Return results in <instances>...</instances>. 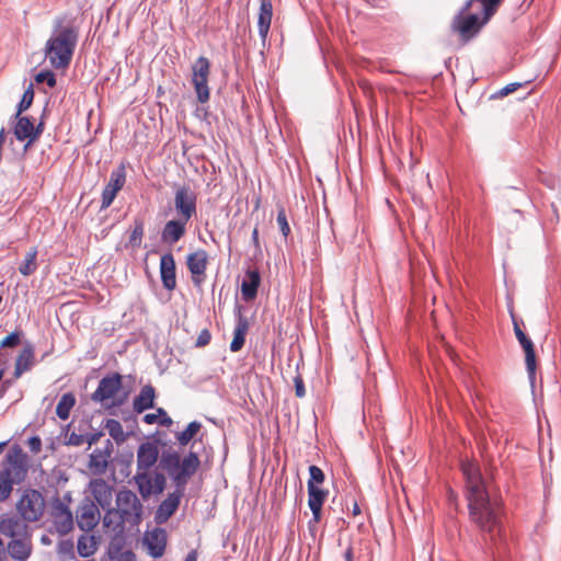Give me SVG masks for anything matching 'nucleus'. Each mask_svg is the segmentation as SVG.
Listing matches in <instances>:
<instances>
[{
    "label": "nucleus",
    "mask_w": 561,
    "mask_h": 561,
    "mask_svg": "<svg viewBox=\"0 0 561 561\" xmlns=\"http://www.w3.org/2000/svg\"><path fill=\"white\" fill-rule=\"evenodd\" d=\"M187 268L192 274V280L199 287L205 279V272L208 264V254L205 250H197L190 253L186 259Z\"/></svg>",
    "instance_id": "obj_13"
},
{
    "label": "nucleus",
    "mask_w": 561,
    "mask_h": 561,
    "mask_svg": "<svg viewBox=\"0 0 561 561\" xmlns=\"http://www.w3.org/2000/svg\"><path fill=\"white\" fill-rule=\"evenodd\" d=\"M122 388V376L113 374L102 378L96 390L91 394L94 402H100L103 407L113 405L112 400Z\"/></svg>",
    "instance_id": "obj_9"
},
{
    "label": "nucleus",
    "mask_w": 561,
    "mask_h": 561,
    "mask_svg": "<svg viewBox=\"0 0 561 561\" xmlns=\"http://www.w3.org/2000/svg\"><path fill=\"white\" fill-rule=\"evenodd\" d=\"M27 473V456L18 445L4 456L0 469V502L7 500L14 484L21 483Z\"/></svg>",
    "instance_id": "obj_3"
},
{
    "label": "nucleus",
    "mask_w": 561,
    "mask_h": 561,
    "mask_svg": "<svg viewBox=\"0 0 561 561\" xmlns=\"http://www.w3.org/2000/svg\"><path fill=\"white\" fill-rule=\"evenodd\" d=\"M90 491L94 500L103 508L110 507L112 504L113 489L103 479H94L90 482Z\"/></svg>",
    "instance_id": "obj_23"
},
{
    "label": "nucleus",
    "mask_w": 561,
    "mask_h": 561,
    "mask_svg": "<svg viewBox=\"0 0 561 561\" xmlns=\"http://www.w3.org/2000/svg\"><path fill=\"white\" fill-rule=\"evenodd\" d=\"M461 470L466 481L470 519L481 531L493 534L500 527V503L490 497L478 465L466 461L462 462Z\"/></svg>",
    "instance_id": "obj_1"
},
{
    "label": "nucleus",
    "mask_w": 561,
    "mask_h": 561,
    "mask_svg": "<svg viewBox=\"0 0 561 561\" xmlns=\"http://www.w3.org/2000/svg\"><path fill=\"white\" fill-rule=\"evenodd\" d=\"M26 520L14 515H5L0 519V533L12 539L28 537Z\"/></svg>",
    "instance_id": "obj_17"
},
{
    "label": "nucleus",
    "mask_w": 561,
    "mask_h": 561,
    "mask_svg": "<svg viewBox=\"0 0 561 561\" xmlns=\"http://www.w3.org/2000/svg\"><path fill=\"white\" fill-rule=\"evenodd\" d=\"M76 404V398L71 392L62 394L57 407L56 414L60 420H67L70 415V411Z\"/></svg>",
    "instance_id": "obj_35"
},
{
    "label": "nucleus",
    "mask_w": 561,
    "mask_h": 561,
    "mask_svg": "<svg viewBox=\"0 0 561 561\" xmlns=\"http://www.w3.org/2000/svg\"><path fill=\"white\" fill-rule=\"evenodd\" d=\"M273 16L272 0H261L257 19L259 35L264 43L267 38Z\"/></svg>",
    "instance_id": "obj_26"
},
{
    "label": "nucleus",
    "mask_w": 561,
    "mask_h": 561,
    "mask_svg": "<svg viewBox=\"0 0 561 561\" xmlns=\"http://www.w3.org/2000/svg\"><path fill=\"white\" fill-rule=\"evenodd\" d=\"M135 560H136V556L130 550L123 551L122 553H119L118 558L116 559V561H135Z\"/></svg>",
    "instance_id": "obj_50"
},
{
    "label": "nucleus",
    "mask_w": 561,
    "mask_h": 561,
    "mask_svg": "<svg viewBox=\"0 0 561 561\" xmlns=\"http://www.w3.org/2000/svg\"><path fill=\"white\" fill-rule=\"evenodd\" d=\"M51 517L53 523L59 534H67L72 529V513L69 507L58 499L53 503Z\"/></svg>",
    "instance_id": "obj_15"
},
{
    "label": "nucleus",
    "mask_w": 561,
    "mask_h": 561,
    "mask_svg": "<svg viewBox=\"0 0 561 561\" xmlns=\"http://www.w3.org/2000/svg\"><path fill=\"white\" fill-rule=\"evenodd\" d=\"M202 424L197 421L191 422L187 427L175 435L178 443L181 446H186L195 435L201 431Z\"/></svg>",
    "instance_id": "obj_37"
},
{
    "label": "nucleus",
    "mask_w": 561,
    "mask_h": 561,
    "mask_svg": "<svg viewBox=\"0 0 561 561\" xmlns=\"http://www.w3.org/2000/svg\"><path fill=\"white\" fill-rule=\"evenodd\" d=\"M295 392L298 398H302L306 394L305 385L300 376H296L294 379Z\"/></svg>",
    "instance_id": "obj_48"
},
{
    "label": "nucleus",
    "mask_w": 561,
    "mask_h": 561,
    "mask_svg": "<svg viewBox=\"0 0 561 561\" xmlns=\"http://www.w3.org/2000/svg\"><path fill=\"white\" fill-rule=\"evenodd\" d=\"M197 560V557H196V552L195 551H191L184 561H196Z\"/></svg>",
    "instance_id": "obj_54"
},
{
    "label": "nucleus",
    "mask_w": 561,
    "mask_h": 561,
    "mask_svg": "<svg viewBox=\"0 0 561 561\" xmlns=\"http://www.w3.org/2000/svg\"><path fill=\"white\" fill-rule=\"evenodd\" d=\"M27 446L33 454H38L42 449V440L38 436H32L27 440Z\"/></svg>",
    "instance_id": "obj_46"
},
{
    "label": "nucleus",
    "mask_w": 561,
    "mask_h": 561,
    "mask_svg": "<svg viewBox=\"0 0 561 561\" xmlns=\"http://www.w3.org/2000/svg\"><path fill=\"white\" fill-rule=\"evenodd\" d=\"M99 508L93 503L82 505L77 512V524L84 531L92 530L100 520Z\"/></svg>",
    "instance_id": "obj_21"
},
{
    "label": "nucleus",
    "mask_w": 561,
    "mask_h": 561,
    "mask_svg": "<svg viewBox=\"0 0 561 561\" xmlns=\"http://www.w3.org/2000/svg\"><path fill=\"white\" fill-rule=\"evenodd\" d=\"M144 237V222L141 220H135L134 228L129 236V245L131 248H139Z\"/></svg>",
    "instance_id": "obj_39"
},
{
    "label": "nucleus",
    "mask_w": 561,
    "mask_h": 561,
    "mask_svg": "<svg viewBox=\"0 0 561 561\" xmlns=\"http://www.w3.org/2000/svg\"><path fill=\"white\" fill-rule=\"evenodd\" d=\"M37 250L36 248L30 249V251L25 254L23 262L19 266V272L23 276L32 275L38 267L37 262Z\"/></svg>",
    "instance_id": "obj_36"
},
{
    "label": "nucleus",
    "mask_w": 561,
    "mask_h": 561,
    "mask_svg": "<svg viewBox=\"0 0 561 561\" xmlns=\"http://www.w3.org/2000/svg\"><path fill=\"white\" fill-rule=\"evenodd\" d=\"M159 459V448L156 444L146 442L140 444L137 450V472L134 478H139L142 485L147 484V473Z\"/></svg>",
    "instance_id": "obj_8"
},
{
    "label": "nucleus",
    "mask_w": 561,
    "mask_h": 561,
    "mask_svg": "<svg viewBox=\"0 0 561 561\" xmlns=\"http://www.w3.org/2000/svg\"><path fill=\"white\" fill-rule=\"evenodd\" d=\"M34 360V348L31 344H26L15 360L14 377L20 378L24 373L31 370Z\"/></svg>",
    "instance_id": "obj_28"
},
{
    "label": "nucleus",
    "mask_w": 561,
    "mask_h": 561,
    "mask_svg": "<svg viewBox=\"0 0 561 561\" xmlns=\"http://www.w3.org/2000/svg\"><path fill=\"white\" fill-rule=\"evenodd\" d=\"M15 118L16 124L14 126V135L21 141L27 140V144L25 145V149H27V147L33 144L42 134V124L35 127L34 122L26 116L20 115Z\"/></svg>",
    "instance_id": "obj_16"
},
{
    "label": "nucleus",
    "mask_w": 561,
    "mask_h": 561,
    "mask_svg": "<svg viewBox=\"0 0 561 561\" xmlns=\"http://www.w3.org/2000/svg\"><path fill=\"white\" fill-rule=\"evenodd\" d=\"M98 437H99L98 435H91L85 440L88 442L89 446H91L92 444H94L98 440Z\"/></svg>",
    "instance_id": "obj_55"
},
{
    "label": "nucleus",
    "mask_w": 561,
    "mask_h": 561,
    "mask_svg": "<svg viewBox=\"0 0 561 561\" xmlns=\"http://www.w3.org/2000/svg\"><path fill=\"white\" fill-rule=\"evenodd\" d=\"M277 224L279 230L284 237H287L290 232V227L287 221V217L284 209H280L277 214Z\"/></svg>",
    "instance_id": "obj_44"
},
{
    "label": "nucleus",
    "mask_w": 561,
    "mask_h": 561,
    "mask_svg": "<svg viewBox=\"0 0 561 561\" xmlns=\"http://www.w3.org/2000/svg\"><path fill=\"white\" fill-rule=\"evenodd\" d=\"M184 495V490L175 489L170 493L165 500L161 502L154 513V522L159 525L164 524L179 508L181 499Z\"/></svg>",
    "instance_id": "obj_14"
},
{
    "label": "nucleus",
    "mask_w": 561,
    "mask_h": 561,
    "mask_svg": "<svg viewBox=\"0 0 561 561\" xmlns=\"http://www.w3.org/2000/svg\"><path fill=\"white\" fill-rule=\"evenodd\" d=\"M156 391L150 385L144 386L138 396L134 399V410L137 413H142L145 410L153 407Z\"/></svg>",
    "instance_id": "obj_29"
},
{
    "label": "nucleus",
    "mask_w": 561,
    "mask_h": 561,
    "mask_svg": "<svg viewBox=\"0 0 561 561\" xmlns=\"http://www.w3.org/2000/svg\"><path fill=\"white\" fill-rule=\"evenodd\" d=\"M309 474H310V478H309L308 483H311L312 485H318V484L323 483L324 473L319 467H317L314 465L310 466Z\"/></svg>",
    "instance_id": "obj_42"
},
{
    "label": "nucleus",
    "mask_w": 561,
    "mask_h": 561,
    "mask_svg": "<svg viewBox=\"0 0 561 561\" xmlns=\"http://www.w3.org/2000/svg\"><path fill=\"white\" fill-rule=\"evenodd\" d=\"M78 552L81 557H90L92 556L96 549H98V540L93 535H82L78 539L77 545Z\"/></svg>",
    "instance_id": "obj_33"
},
{
    "label": "nucleus",
    "mask_w": 561,
    "mask_h": 561,
    "mask_svg": "<svg viewBox=\"0 0 561 561\" xmlns=\"http://www.w3.org/2000/svg\"><path fill=\"white\" fill-rule=\"evenodd\" d=\"M107 511L103 517V526L105 528H112L116 533H121L124 529V524L127 523L115 508L106 507Z\"/></svg>",
    "instance_id": "obj_32"
},
{
    "label": "nucleus",
    "mask_w": 561,
    "mask_h": 561,
    "mask_svg": "<svg viewBox=\"0 0 561 561\" xmlns=\"http://www.w3.org/2000/svg\"><path fill=\"white\" fill-rule=\"evenodd\" d=\"M18 511L26 522L38 520L45 510V500L36 490H27L18 502Z\"/></svg>",
    "instance_id": "obj_7"
},
{
    "label": "nucleus",
    "mask_w": 561,
    "mask_h": 561,
    "mask_svg": "<svg viewBox=\"0 0 561 561\" xmlns=\"http://www.w3.org/2000/svg\"><path fill=\"white\" fill-rule=\"evenodd\" d=\"M160 421L161 420L158 419V414L154 413H148L144 416V422L150 425L156 423L160 424Z\"/></svg>",
    "instance_id": "obj_52"
},
{
    "label": "nucleus",
    "mask_w": 561,
    "mask_h": 561,
    "mask_svg": "<svg viewBox=\"0 0 561 561\" xmlns=\"http://www.w3.org/2000/svg\"><path fill=\"white\" fill-rule=\"evenodd\" d=\"M352 559H353L352 549H347L346 552H345V560L346 561H352Z\"/></svg>",
    "instance_id": "obj_56"
},
{
    "label": "nucleus",
    "mask_w": 561,
    "mask_h": 561,
    "mask_svg": "<svg viewBox=\"0 0 561 561\" xmlns=\"http://www.w3.org/2000/svg\"><path fill=\"white\" fill-rule=\"evenodd\" d=\"M126 181L125 167L119 165L111 172L110 181L102 193L101 208L105 209L111 206L117 193L123 188Z\"/></svg>",
    "instance_id": "obj_12"
},
{
    "label": "nucleus",
    "mask_w": 561,
    "mask_h": 561,
    "mask_svg": "<svg viewBox=\"0 0 561 561\" xmlns=\"http://www.w3.org/2000/svg\"><path fill=\"white\" fill-rule=\"evenodd\" d=\"M210 73V62L206 57H198L192 65L191 82L196 92L199 103H206L209 100L210 92L208 88V78Z\"/></svg>",
    "instance_id": "obj_6"
},
{
    "label": "nucleus",
    "mask_w": 561,
    "mask_h": 561,
    "mask_svg": "<svg viewBox=\"0 0 561 561\" xmlns=\"http://www.w3.org/2000/svg\"><path fill=\"white\" fill-rule=\"evenodd\" d=\"M515 335L525 352V363L529 379L534 381L536 373V355L531 340L526 336L519 325L514 322Z\"/></svg>",
    "instance_id": "obj_19"
},
{
    "label": "nucleus",
    "mask_w": 561,
    "mask_h": 561,
    "mask_svg": "<svg viewBox=\"0 0 561 561\" xmlns=\"http://www.w3.org/2000/svg\"><path fill=\"white\" fill-rule=\"evenodd\" d=\"M21 336H22V332H21V331H14V332H12L11 334H9L8 336H5V337L0 342V347H1V348H5V347H15L16 345H19V344H20Z\"/></svg>",
    "instance_id": "obj_41"
},
{
    "label": "nucleus",
    "mask_w": 561,
    "mask_h": 561,
    "mask_svg": "<svg viewBox=\"0 0 561 561\" xmlns=\"http://www.w3.org/2000/svg\"><path fill=\"white\" fill-rule=\"evenodd\" d=\"M32 551L31 539L28 537H20L12 539L8 545V552L16 561H25Z\"/></svg>",
    "instance_id": "obj_27"
},
{
    "label": "nucleus",
    "mask_w": 561,
    "mask_h": 561,
    "mask_svg": "<svg viewBox=\"0 0 561 561\" xmlns=\"http://www.w3.org/2000/svg\"><path fill=\"white\" fill-rule=\"evenodd\" d=\"M160 276L165 289L173 290L175 288V261L171 253H165L160 259Z\"/></svg>",
    "instance_id": "obj_22"
},
{
    "label": "nucleus",
    "mask_w": 561,
    "mask_h": 561,
    "mask_svg": "<svg viewBox=\"0 0 561 561\" xmlns=\"http://www.w3.org/2000/svg\"><path fill=\"white\" fill-rule=\"evenodd\" d=\"M519 85V83H510L500 91V94L503 96L508 95L510 93L514 92Z\"/></svg>",
    "instance_id": "obj_51"
},
{
    "label": "nucleus",
    "mask_w": 561,
    "mask_h": 561,
    "mask_svg": "<svg viewBox=\"0 0 561 561\" xmlns=\"http://www.w3.org/2000/svg\"><path fill=\"white\" fill-rule=\"evenodd\" d=\"M201 465L196 453L190 451L181 459L176 451H164L160 466L168 472L178 489L184 490L188 480L194 476Z\"/></svg>",
    "instance_id": "obj_4"
},
{
    "label": "nucleus",
    "mask_w": 561,
    "mask_h": 561,
    "mask_svg": "<svg viewBox=\"0 0 561 561\" xmlns=\"http://www.w3.org/2000/svg\"><path fill=\"white\" fill-rule=\"evenodd\" d=\"M252 241H253V244L259 248L260 244H259V230L257 228H254L253 231H252Z\"/></svg>",
    "instance_id": "obj_53"
},
{
    "label": "nucleus",
    "mask_w": 561,
    "mask_h": 561,
    "mask_svg": "<svg viewBox=\"0 0 561 561\" xmlns=\"http://www.w3.org/2000/svg\"><path fill=\"white\" fill-rule=\"evenodd\" d=\"M248 329H249L248 320L244 317H242L241 314H239L237 325L233 330V339L230 343L231 352H238L243 347Z\"/></svg>",
    "instance_id": "obj_31"
},
{
    "label": "nucleus",
    "mask_w": 561,
    "mask_h": 561,
    "mask_svg": "<svg viewBox=\"0 0 561 561\" xmlns=\"http://www.w3.org/2000/svg\"><path fill=\"white\" fill-rule=\"evenodd\" d=\"M167 539V531L162 528H154L147 531L144 537V543L148 549V553L152 558L162 557L165 550Z\"/></svg>",
    "instance_id": "obj_18"
},
{
    "label": "nucleus",
    "mask_w": 561,
    "mask_h": 561,
    "mask_svg": "<svg viewBox=\"0 0 561 561\" xmlns=\"http://www.w3.org/2000/svg\"><path fill=\"white\" fill-rule=\"evenodd\" d=\"M210 340H211L210 332L207 329H204L199 332V334L196 339V342H195V346L204 347L209 344Z\"/></svg>",
    "instance_id": "obj_45"
},
{
    "label": "nucleus",
    "mask_w": 561,
    "mask_h": 561,
    "mask_svg": "<svg viewBox=\"0 0 561 561\" xmlns=\"http://www.w3.org/2000/svg\"><path fill=\"white\" fill-rule=\"evenodd\" d=\"M41 541H42L44 545H50V542H51V541H50V539H49V537H48V536H46V535L42 536Z\"/></svg>",
    "instance_id": "obj_57"
},
{
    "label": "nucleus",
    "mask_w": 561,
    "mask_h": 561,
    "mask_svg": "<svg viewBox=\"0 0 561 561\" xmlns=\"http://www.w3.org/2000/svg\"><path fill=\"white\" fill-rule=\"evenodd\" d=\"M485 23L486 22H483V18L480 19L477 13H468V10H465L463 7L454 18L453 28L458 32L465 41H468L473 37Z\"/></svg>",
    "instance_id": "obj_10"
},
{
    "label": "nucleus",
    "mask_w": 561,
    "mask_h": 561,
    "mask_svg": "<svg viewBox=\"0 0 561 561\" xmlns=\"http://www.w3.org/2000/svg\"><path fill=\"white\" fill-rule=\"evenodd\" d=\"M85 442V438L83 435L71 433L67 437V444L71 446H80Z\"/></svg>",
    "instance_id": "obj_47"
},
{
    "label": "nucleus",
    "mask_w": 561,
    "mask_h": 561,
    "mask_svg": "<svg viewBox=\"0 0 561 561\" xmlns=\"http://www.w3.org/2000/svg\"><path fill=\"white\" fill-rule=\"evenodd\" d=\"M34 91L32 85L23 93L22 100L18 105L15 117H19L24 111H26L33 103Z\"/></svg>",
    "instance_id": "obj_40"
},
{
    "label": "nucleus",
    "mask_w": 561,
    "mask_h": 561,
    "mask_svg": "<svg viewBox=\"0 0 561 561\" xmlns=\"http://www.w3.org/2000/svg\"><path fill=\"white\" fill-rule=\"evenodd\" d=\"M260 285V274L256 271H248L241 285L242 296L245 300L255 298Z\"/></svg>",
    "instance_id": "obj_30"
},
{
    "label": "nucleus",
    "mask_w": 561,
    "mask_h": 561,
    "mask_svg": "<svg viewBox=\"0 0 561 561\" xmlns=\"http://www.w3.org/2000/svg\"><path fill=\"white\" fill-rule=\"evenodd\" d=\"M104 428L117 444H122L126 440V435L124 433L123 426L117 420H107L105 422Z\"/></svg>",
    "instance_id": "obj_38"
},
{
    "label": "nucleus",
    "mask_w": 561,
    "mask_h": 561,
    "mask_svg": "<svg viewBox=\"0 0 561 561\" xmlns=\"http://www.w3.org/2000/svg\"><path fill=\"white\" fill-rule=\"evenodd\" d=\"M308 505L312 512V519L319 523L321 519L322 505L328 496V491L320 489L318 485L308 483Z\"/></svg>",
    "instance_id": "obj_25"
},
{
    "label": "nucleus",
    "mask_w": 561,
    "mask_h": 561,
    "mask_svg": "<svg viewBox=\"0 0 561 561\" xmlns=\"http://www.w3.org/2000/svg\"><path fill=\"white\" fill-rule=\"evenodd\" d=\"M134 479H135V482L138 486L140 494L144 497H148L149 495H151L153 493L154 494L162 493L165 488V482H167L165 477L160 472H156L153 476H151L150 472L147 473L148 483L145 485H142L139 478H134Z\"/></svg>",
    "instance_id": "obj_24"
},
{
    "label": "nucleus",
    "mask_w": 561,
    "mask_h": 561,
    "mask_svg": "<svg viewBox=\"0 0 561 561\" xmlns=\"http://www.w3.org/2000/svg\"><path fill=\"white\" fill-rule=\"evenodd\" d=\"M79 39V27L75 20L59 16L54 20L51 33L45 44V57L55 69H66Z\"/></svg>",
    "instance_id": "obj_2"
},
{
    "label": "nucleus",
    "mask_w": 561,
    "mask_h": 561,
    "mask_svg": "<svg viewBox=\"0 0 561 561\" xmlns=\"http://www.w3.org/2000/svg\"><path fill=\"white\" fill-rule=\"evenodd\" d=\"M108 456L100 449H95L90 455L89 468L98 474L105 472L108 460Z\"/></svg>",
    "instance_id": "obj_34"
},
{
    "label": "nucleus",
    "mask_w": 561,
    "mask_h": 561,
    "mask_svg": "<svg viewBox=\"0 0 561 561\" xmlns=\"http://www.w3.org/2000/svg\"><path fill=\"white\" fill-rule=\"evenodd\" d=\"M176 218L190 221L196 215V195L188 186H180L174 194Z\"/></svg>",
    "instance_id": "obj_11"
},
{
    "label": "nucleus",
    "mask_w": 561,
    "mask_h": 561,
    "mask_svg": "<svg viewBox=\"0 0 561 561\" xmlns=\"http://www.w3.org/2000/svg\"><path fill=\"white\" fill-rule=\"evenodd\" d=\"M187 224L179 218L167 221L161 231V241L169 245L175 244L185 236Z\"/></svg>",
    "instance_id": "obj_20"
},
{
    "label": "nucleus",
    "mask_w": 561,
    "mask_h": 561,
    "mask_svg": "<svg viewBox=\"0 0 561 561\" xmlns=\"http://www.w3.org/2000/svg\"><path fill=\"white\" fill-rule=\"evenodd\" d=\"M142 504L137 495L127 489L121 490L116 495V511L130 525L141 522Z\"/></svg>",
    "instance_id": "obj_5"
},
{
    "label": "nucleus",
    "mask_w": 561,
    "mask_h": 561,
    "mask_svg": "<svg viewBox=\"0 0 561 561\" xmlns=\"http://www.w3.org/2000/svg\"><path fill=\"white\" fill-rule=\"evenodd\" d=\"M154 414H158V419L161 420V425H170L172 423V420L167 415L162 408H159Z\"/></svg>",
    "instance_id": "obj_49"
},
{
    "label": "nucleus",
    "mask_w": 561,
    "mask_h": 561,
    "mask_svg": "<svg viewBox=\"0 0 561 561\" xmlns=\"http://www.w3.org/2000/svg\"><path fill=\"white\" fill-rule=\"evenodd\" d=\"M35 81L37 83H43V82H46L48 84V87L50 88H54L56 85V77L55 75L47 70V71H42V72H38L36 76H35Z\"/></svg>",
    "instance_id": "obj_43"
}]
</instances>
